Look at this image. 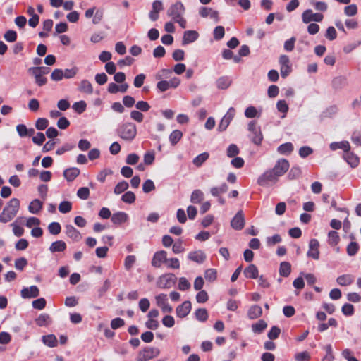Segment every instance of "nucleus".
<instances>
[{"label":"nucleus","instance_id":"nucleus-1","mask_svg":"<svg viewBox=\"0 0 361 361\" xmlns=\"http://www.w3.org/2000/svg\"><path fill=\"white\" fill-rule=\"evenodd\" d=\"M19 209L20 200L18 198H12L0 214V221L4 224L11 221L16 216Z\"/></svg>","mask_w":361,"mask_h":361},{"label":"nucleus","instance_id":"nucleus-2","mask_svg":"<svg viewBox=\"0 0 361 361\" xmlns=\"http://www.w3.org/2000/svg\"><path fill=\"white\" fill-rule=\"evenodd\" d=\"M118 134L125 140H133L137 134L136 126L133 123H126L119 127Z\"/></svg>","mask_w":361,"mask_h":361},{"label":"nucleus","instance_id":"nucleus-3","mask_svg":"<svg viewBox=\"0 0 361 361\" xmlns=\"http://www.w3.org/2000/svg\"><path fill=\"white\" fill-rule=\"evenodd\" d=\"M249 137L256 145H261L263 140V135L260 126H257L255 121H251L248 123Z\"/></svg>","mask_w":361,"mask_h":361},{"label":"nucleus","instance_id":"nucleus-4","mask_svg":"<svg viewBox=\"0 0 361 361\" xmlns=\"http://www.w3.org/2000/svg\"><path fill=\"white\" fill-rule=\"evenodd\" d=\"M176 277L173 274H165L159 277L157 286L161 289H169L176 283Z\"/></svg>","mask_w":361,"mask_h":361},{"label":"nucleus","instance_id":"nucleus-5","mask_svg":"<svg viewBox=\"0 0 361 361\" xmlns=\"http://www.w3.org/2000/svg\"><path fill=\"white\" fill-rule=\"evenodd\" d=\"M160 353L159 348L154 347L145 348L142 350L140 351L137 360V361H148L154 357H157Z\"/></svg>","mask_w":361,"mask_h":361},{"label":"nucleus","instance_id":"nucleus-6","mask_svg":"<svg viewBox=\"0 0 361 361\" xmlns=\"http://www.w3.org/2000/svg\"><path fill=\"white\" fill-rule=\"evenodd\" d=\"M278 178L272 170H268L259 177L257 183L261 186H267L270 183L276 182Z\"/></svg>","mask_w":361,"mask_h":361},{"label":"nucleus","instance_id":"nucleus-7","mask_svg":"<svg viewBox=\"0 0 361 361\" xmlns=\"http://www.w3.org/2000/svg\"><path fill=\"white\" fill-rule=\"evenodd\" d=\"M156 302L163 312L171 313L173 311V307L168 302V298L166 294L161 293L155 297Z\"/></svg>","mask_w":361,"mask_h":361},{"label":"nucleus","instance_id":"nucleus-8","mask_svg":"<svg viewBox=\"0 0 361 361\" xmlns=\"http://www.w3.org/2000/svg\"><path fill=\"white\" fill-rule=\"evenodd\" d=\"M235 114V110L234 108L231 107L228 109L226 114L224 115V116L221 120L219 126H218V130L220 131L225 130L227 127L229 126L231 121L234 118Z\"/></svg>","mask_w":361,"mask_h":361},{"label":"nucleus","instance_id":"nucleus-9","mask_svg":"<svg viewBox=\"0 0 361 361\" xmlns=\"http://www.w3.org/2000/svg\"><path fill=\"white\" fill-rule=\"evenodd\" d=\"M289 166L290 164L287 159H280L277 161L276 164L271 170L278 177H280L286 173L289 169Z\"/></svg>","mask_w":361,"mask_h":361},{"label":"nucleus","instance_id":"nucleus-10","mask_svg":"<svg viewBox=\"0 0 361 361\" xmlns=\"http://www.w3.org/2000/svg\"><path fill=\"white\" fill-rule=\"evenodd\" d=\"M279 64L281 66L280 71L281 77L285 78L289 75L292 70L289 57L286 55H281L279 58Z\"/></svg>","mask_w":361,"mask_h":361},{"label":"nucleus","instance_id":"nucleus-11","mask_svg":"<svg viewBox=\"0 0 361 361\" xmlns=\"http://www.w3.org/2000/svg\"><path fill=\"white\" fill-rule=\"evenodd\" d=\"M324 16L322 13H314L311 9L305 10L302 14V18L304 23H309L312 21L321 22Z\"/></svg>","mask_w":361,"mask_h":361},{"label":"nucleus","instance_id":"nucleus-12","mask_svg":"<svg viewBox=\"0 0 361 361\" xmlns=\"http://www.w3.org/2000/svg\"><path fill=\"white\" fill-rule=\"evenodd\" d=\"M185 11V7L181 2H176L171 5L167 11V13L173 20L180 18Z\"/></svg>","mask_w":361,"mask_h":361},{"label":"nucleus","instance_id":"nucleus-13","mask_svg":"<svg viewBox=\"0 0 361 361\" xmlns=\"http://www.w3.org/2000/svg\"><path fill=\"white\" fill-rule=\"evenodd\" d=\"M167 262V252L164 250L156 252L152 259V265L155 268H159L163 263Z\"/></svg>","mask_w":361,"mask_h":361},{"label":"nucleus","instance_id":"nucleus-14","mask_svg":"<svg viewBox=\"0 0 361 361\" xmlns=\"http://www.w3.org/2000/svg\"><path fill=\"white\" fill-rule=\"evenodd\" d=\"M199 14L202 18L209 17L214 23L219 21V12L209 7H201L199 10Z\"/></svg>","mask_w":361,"mask_h":361},{"label":"nucleus","instance_id":"nucleus-15","mask_svg":"<svg viewBox=\"0 0 361 361\" xmlns=\"http://www.w3.org/2000/svg\"><path fill=\"white\" fill-rule=\"evenodd\" d=\"M39 295V289L37 286H31L29 288H23L20 291V295L23 298H34Z\"/></svg>","mask_w":361,"mask_h":361},{"label":"nucleus","instance_id":"nucleus-16","mask_svg":"<svg viewBox=\"0 0 361 361\" xmlns=\"http://www.w3.org/2000/svg\"><path fill=\"white\" fill-rule=\"evenodd\" d=\"M319 243L317 239H311L309 243V250L307 251V256L312 257L314 259H319Z\"/></svg>","mask_w":361,"mask_h":361},{"label":"nucleus","instance_id":"nucleus-17","mask_svg":"<svg viewBox=\"0 0 361 361\" xmlns=\"http://www.w3.org/2000/svg\"><path fill=\"white\" fill-rule=\"evenodd\" d=\"M191 309V302L189 300H186L176 307V315L179 318H184L190 312Z\"/></svg>","mask_w":361,"mask_h":361},{"label":"nucleus","instance_id":"nucleus-18","mask_svg":"<svg viewBox=\"0 0 361 361\" xmlns=\"http://www.w3.org/2000/svg\"><path fill=\"white\" fill-rule=\"evenodd\" d=\"M231 225L235 230H241L245 226V219L243 212L240 210L237 212L231 221Z\"/></svg>","mask_w":361,"mask_h":361},{"label":"nucleus","instance_id":"nucleus-19","mask_svg":"<svg viewBox=\"0 0 361 361\" xmlns=\"http://www.w3.org/2000/svg\"><path fill=\"white\" fill-rule=\"evenodd\" d=\"M164 9L163 4L159 0H155L152 3V8L149 13V17L152 21L158 20L159 13Z\"/></svg>","mask_w":361,"mask_h":361},{"label":"nucleus","instance_id":"nucleus-20","mask_svg":"<svg viewBox=\"0 0 361 361\" xmlns=\"http://www.w3.org/2000/svg\"><path fill=\"white\" fill-rule=\"evenodd\" d=\"M65 233L73 241L78 242L82 239V235L80 231L72 225H66L65 226Z\"/></svg>","mask_w":361,"mask_h":361},{"label":"nucleus","instance_id":"nucleus-21","mask_svg":"<svg viewBox=\"0 0 361 361\" xmlns=\"http://www.w3.org/2000/svg\"><path fill=\"white\" fill-rule=\"evenodd\" d=\"M188 258L195 262L201 264L206 259V255L202 250L190 252Z\"/></svg>","mask_w":361,"mask_h":361},{"label":"nucleus","instance_id":"nucleus-22","mask_svg":"<svg viewBox=\"0 0 361 361\" xmlns=\"http://www.w3.org/2000/svg\"><path fill=\"white\" fill-rule=\"evenodd\" d=\"M199 37V34L197 31L195 30H188L185 31L183 34V44H188L192 43L197 39Z\"/></svg>","mask_w":361,"mask_h":361},{"label":"nucleus","instance_id":"nucleus-23","mask_svg":"<svg viewBox=\"0 0 361 361\" xmlns=\"http://www.w3.org/2000/svg\"><path fill=\"white\" fill-rule=\"evenodd\" d=\"M128 216L124 212H118L111 216V221L113 224L116 225H120L123 223H125L128 221Z\"/></svg>","mask_w":361,"mask_h":361},{"label":"nucleus","instance_id":"nucleus-24","mask_svg":"<svg viewBox=\"0 0 361 361\" xmlns=\"http://www.w3.org/2000/svg\"><path fill=\"white\" fill-rule=\"evenodd\" d=\"M344 159L350 165L351 167H356L359 164V158L350 150L343 153Z\"/></svg>","mask_w":361,"mask_h":361},{"label":"nucleus","instance_id":"nucleus-25","mask_svg":"<svg viewBox=\"0 0 361 361\" xmlns=\"http://www.w3.org/2000/svg\"><path fill=\"white\" fill-rule=\"evenodd\" d=\"M243 274L246 278L257 279L258 277L259 271L256 265L251 264L244 269Z\"/></svg>","mask_w":361,"mask_h":361},{"label":"nucleus","instance_id":"nucleus-26","mask_svg":"<svg viewBox=\"0 0 361 361\" xmlns=\"http://www.w3.org/2000/svg\"><path fill=\"white\" fill-rule=\"evenodd\" d=\"M29 72L31 73L34 75L35 79V83L37 85L41 87V86L44 85L45 84H47V78H45L44 75L41 74L37 71H35V69H34V68H32V67L30 68L29 69Z\"/></svg>","mask_w":361,"mask_h":361},{"label":"nucleus","instance_id":"nucleus-27","mask_svg":"<svg viewBox=\"0 0 361 361\" xmlns=\"http://www.w3.org/2000/svg\"><path fill=\"white\" fill-rule=\"evenodd\" d=\"M262 314V309L259 305H252L247 311V317L250 319L259 318Z\"/></svg>","mask_w":361,"mask_h":361},{"label":"nucleus","instance_id":"nucleus-28","mask_svg":"<svg viewBox=\"0 0 361 361\" xmlns=\"http://www.w3.org/2000/svg\"><path fill=\"white\" fill-rule=\"evenodd\" d=\"M80 170L76 167H73L70 169H67L63 171V176L65 178L71 182L73 181L78 177L80 174Z\"/></svg>","mask_w":361,"mask_h":361},{"label":"nucleus","instance_id":"nucleus-29","mask_svg":"<svg viewBox=\"0 0 361 361\" xmlns=\"http://www.w3.org/2000/svg\"><path fill=\"white\" fill-rule=\"evenodd\" d=\"M42 202L38 199H35L30 203L28 206V210L32 214H37L42 209Z\"/></svg>","mask_w":361,"mask_h":361},{"label":"nucleus","instance_id":"nucleus-30","mask_svg":"<svg viewBox=\"0 0 361 361\" xmlns=\"http://www.w3.org/2000/svg\"><path fill=\"white\" fill-rule=\"evenodd\" d=\"M354 281V277L350 274H343L339 276L336 281L337 283L342 286H346L350 285Z\"/></svg>","mask_w":361,"mask_h":361},{"label":"nucleus","instance_id":"nucleus-31","mask_svg":"<svg viewBox=\"0 0 361 361\" xmlns=\"http://www.w3.org/2000/svg\"><path fill=\"white\" fill-rule=\"evenodd\" d=\"M78 90L80 92L91 94L93 93V87L90 82L87 80H82L79 85Z\"/></svg>","mask_w":361,"mask_h":361},{"label":"nucleus","instance_id":"nucleus-32","mask_svg":"<svg viewBox=\"0 0 361 361\" xmlns=\"http://www.w3.org/2000/svg\"><path fill=\"white\" fill-rule=\"evenodd\" d=\"M66 249V244L63 240H56L51 243L49 250L51 252H63Z\"/></svg>","mask_w":361,"mask_h":361},{"label":"nucleus","instance_id":"nucleus-33","mask_svg":"<svg viewBox=\"0 0 361 361\" xmlns=\"http://www.w3.org/2000/svg\"><path fill=\"white\" fill-rule=\"evenodd\" d=\"M330 149L331 150H336L338 149H341L343 150L344 153L350 149V144L348 141H343L340 142H332L330 144Z\"/></svg>","mask_w":361,"mask_h":361},{"label":"nucleus","instance_id":"nucleus-34","mask_svg":"<svg viewBox=\"0 0 361 361\" xmlns=\"http://www.w3.org/2000/svg\"><path fill=\"white\" fill-rule=\"evenodd\" d=\"M42 342L44 343V345L50 348L56 347L58 343L57 338L54 334L43 336Z\"/></svg>","mask_w":361,"mask_h":361},{"label":"nucleus","instance_id":"nucleus-35","mask_svg":"<svg viewBox=\"0 0 361 361\" xmlns=\"http://www.w3.org/2000/svg\"><path fill=\"white\" fill-rule=\"evenodd\" d=\"M36 324L39 326H48L51 322V317L48 314H41L35 320Z\"/></svg>","mask_w":361,"mask_h":361},{"label":"nucleus","instance_id":"nucleus-36","mask_svg":"<svg viewBox=\"0 0 361 361\" xmlns=\"http://www.w3.org/2000/svg\"><path fill=\"white\" fill-rule=\"evenodd\" d=\"M294 147L291 142H286L279 145L277 152L281 154H289L293 151Z\"/></svg>","mask_w":361,"mask_h":361},{"label":"nucleus","instance_id":"nucleus-37","mask_svg":"<svg viewBox=\"0 0 361 361\" xmlns=\"http://www.w3.org/2000/svg\"><path fill=\"white\" fill-rule=\"evenodd\" d=\"M291 272V265L288 262H282L280 264L279 274L283 277H288Z\"/></svg>","mask_w":361,"mask_h":361},{"label":"nucleus","instance_id":"nucleus-38","mask_svg":"<svg viewBox=\"0 0 361 361\" xmlns=\"http://www.w3.org/2000/svg\"><path fill=\"white\" fill-rule=\"evenodd\" d=\"M228 187L226 183L221 184L219 187H212L210 190V192L214 197H219L221 194L227 192Z\"/></svg>","mask_w":361,"mask_h":361},{"label":"nucleus","instance_id":"nucleus-39","mask_svg":"<svg viewBox=\"0 0 361 361\" xmlns=\"http://www.w3.org/2000/svg\"><path fill=\"white\" fill-rule=\"evenodd\" d=\"M204 198V193L202 190L196 189L192 191L190 196V202L193 204H199Z\"/></svg>","mask_w":361,"mask_h":361},{"label":"nucleus","instance_id":"nucleus-40","mask_svg":"<svg viewBox=\"0 0 361 361\" xmlns=\"http://www.w3.org/2000/svg\"><path fill=\"white\" fill-rule=\"evenodd\" d=\"M216 83L219 89L225 90L231 85V80L226 76H222L216 80Z\"/></svg>","mask_w":361,"mask_h":361},{"label":"nucleus","instance_id":"nucleus-41","mask_svg":"<svg viewBox=\"0 0 361 361\" xmlns=\"http://www.w3.org/2000/svg\"><path fill=\"white\" fill-rule=\"evenodd\" d=\"M183 133L179 130H173L169 135V140L172 145H176L182 138Z\"/></svg>","mask_w":361,"mask_h":361},{"label":"nucleus","instance_id":"nucleus-42","mask_svg":"<svg viewBox=\"0 0 361 361\" xmlns=\"http://www.w3.org/2000/svg\"><path fill=\"white\" fill-rule=\"evenodd\" d=\"M195 315V318L202 322H206L209 317L207 310L205 308H199L196 310Z\"/></svg>","mask_w":361,"mask_h":361},{"label":"nucleus","instance_id":"nucleus-43","mask_svg":"<svg viewBox=\"0 0 361 361\" xmlns=\"http://www.w3.org/2000/svg\"><path fill=\"white\" fill-rule=\"evenodd\" d=\"M209 157L208 152H203L193 159L192 163L197 167H200L205 162Z\"/></svg>","mask_w":361,"mask_h":361},{"label":"nucleus","instance_id":"nucleus-44","mask_svg":"<svg viewBox=\"0 0 361 361\" xmlns=\"http://www.w3.org/2000/svg\"><path fill=\"white\" fill-rule=\"evenodd\" d=\"M329 244L331 246L336 245L340 241L338 233L335 231H331L328 233Z\"/></svg>","mask_w":361,"mask_h":361},{"label":"nucleus","instance_id":"nucleus-45","mask_svg":"<svg viewBox=\"0 0 361 361\" xmlns=\"http://www.w3.org/2000/svg\"><path fill=\"white\" fill-rule=\"evenodd\" d=\"M267 322L263 319H260L257 323L252 324V329L254 332L259 334L262 332L267 328Z\"/></svg>","mask_w":361,"mask_h":361},{"label":"nucleus","instance_id":"nucleus-46","mask_svg":"<svg viewBox=\"0 0 361 361\" xmlns=\"http://www.w3.org/2000/svg\"><path fill=\"white\" fill-rule=\"evenodd\" d=\"M302 173L301 169L299 166H293L288 175V178L290 180H294L298 178Z\"/></svg>","mask_w":361,"mask_h":361},{"label":"nucleus","instance_id":"nucleus-47","mask_svg":"<svg viewBox=\"0 0 361 361\" xmlns=\"http://www.w3.org/2000/svg\"><path fill=\"white\" fill-rule=\"evenodd\" d=\"M225 35L224 27L221 25L216 26L213 32V37L215 40L221 39Z\"/></svg>","mask_w":361,"mask_h":361},{"label":"nucleus","instance_id":"nucleus-48","mask_svg":"<svg viewBox=\"0 0 361 361\" xmlns=\"http://www.w3.org/2000/svg\"><path fill=\"white\" fill-rule=\"evenodd\" d=\"M72 203L69 201H63L59 205V210L62 214H66L71 211Z\"/></svg>","mask_w":361,"mask_h":361},{"label":"nucleus","instance_id":"nucleus-49","mask_svg":"<svg viewBox=\"0 0 361 361\" xmlns=\"http://www.w3.org/2000/svg\"><path fill=\"white\" fill-rule=\"evenodd\" d=\"M128 182L125 180L121 181L115 186L114 192L115 194L119 195L126 191L128 188Z\"/></svg>","mask_w":361,"mask_h":361},{"label":"nucleus","instance_id":"nucleus-50","mask_svg":"<svg viewBox=\"0 0 361 361\" xmlns=\"http://www.w3.org/2000/svg\"><path fill=\"white\" fill-rule=\"evenodd\" d=\"M359 250V245L356 242H350L347 246V253L349 256H354Z\"/></svg>","mask_w":361,"mask_h":361},{"label":"nucleus","instance_id":"nucleus-51","mask_svg":"<svg viewBox=\"0 0 361 361\" xmlns=\"http://www.w3.org/2000/svg\"><path fill=\"white\" fill-rule=\"evenodd\" d=\"M86 107H87L86 102L82 100L75 102L72 106V108L74 109V111L78 114L83 113L85 111Z\"/></svg>","mask_w":361,"mask_h":361},{"label":"nucleus","instance_id":"nucleus-52","mask_svg":"<svg viewBox=\"0 0 361 361\" xmlns=\"http://www.w3.org/2000/svg\"><path fill=\"white\" fill-rule=\"evenodd\" d=\"M240 152L239 148L235 144L230 145L226 149V155L228 157H235Z\"/></svg>","mask_w":361,"mask_h":361},{"label":"nucleus","instance_id":"nucleus-53","mask_svg":"<svg viewBox=\"0 0 361 361\" xmlns=\"http://www.w3.org/2000/svg\"><path fill=\"white\" fill-rule=\"evenodd\" d=\"M49 232L52 235H58L60 233L61 227L58 222H51L48 226Z\"/></svg>","mask_w":361,"mask_h":361},{"label":"nucleus","instance_id":"nucleus-54","mask_svg":"<svg viewBox=\"0 0 361 361\" xmlns=\"http://www.w3.org/2000/svg\"><path fill=\"white\" fill-rule=\"evenodd\" d=\"M135 195L131 191L126 192L121 197L122 201L128 204L133 203L135 201Z\"/></svg>","mask_w":361,"mask_h":361},{"label":"nucleus","instance_id":"nucleus-55","mask_svg":"<svg viewBox=\"0 0 361 361\" xmlns=\"http://www.w3.org/2000/svg\"><path fill=\"white\" fill-rule=\"evenodd\" d=\"M217 271L215 269H208L205 271L204 278L209 281H214L216 279Z\"/></svg>","mask_w":361,"mask_h":361},{"label":"nucleus","instance_id":"nucleus-56","mask_svg":"<svg viewBox=\"0 0 361 361\" xmlns=\"http://www.w3.org/2000/svg\"><path fill=\"white\" fill-rule=\"evenodd\" d=\"M155 190V185L154 182L150 180L147 179L146 180L144 183L142 184V190L145 193H149L152 190Z\"/></svg>","mask_w":361,"mask_h":361},{"label":"nucleus","instance_id":"nucleus-57","mask_svg":"<svg viewBox=\"0 0 361 361\" xmlns=\"http://www.w3.org/2000/svg\"><path fill=\"white\" fill-rule=\"evenodd\" d=\"M49 121L44 118H39L36 121L35 127L37 130H43L48 127Z\"/></svg>","mask_w":361,"mask_h":361},{"label":"nucleus","instance_id":"nucleus-58","mask_svg":"<svg viewBox=\"0 0 361 361\" xmlns=\"http://www.w3.org/2000/svg\"><path fill=\"white\" fill-rule=\"evenodd\" d=\"M281 334V329L276 326H274L271 328L270 331L268 332V338L270 340L276 339Z\"/></svg>","mask_w":361,"mask_h":361},{"label":"nucleus","instance_id":"nucleus-59","mask_svg":"<svg viewBox=\"0 0 361 361\" xmlns=\"http://www.w3.org/2000/svg\"><path fill=\"white\" fill-rule=\"evenodd\" d=\"M190 283L188 281V279L185 277H180L178 281V288L179 290L184 291L190 288Z\"/></svg>","mask_w":361,"mask_h":361},{"label":"nucleus","instance_id":"nucleus-60","mask_svg":"<svg viewBox=\"0 0 361 361\" xmlns=\"http://www.w3.org/2000/svg\"><path fill=\"white\" fill-rule=\"evenodd\" d=\"M77 196L82 200H87L90 197V190L87 187L80 188L77 192Z\"/></svg>","mask_w":361,"mask_h":361},{"label":"nucleus","instance_id":"nucleus-61","mask_svg":"<svg viewBox=\"0 0 361 361\" xmlns=\"http://www.w3.org/2000/svg\"><path fill=\"white\" fill-rule=\"evenodd\" d=\"M63 71L59 68L54 69L51 74V79L54 81H59L63 78Z\"/></svg>","mask_w":361,"mask_h":361},{"label":"nucleus","instance_id":"nucleus-62","mask_svg":"<svg viewBox=\"0 0 361 361\" xmlns=\"http://www.w3.org/2000/svg\"><path fill=\"white\" fill-rule=\"evenodd\" d=\"M136 257L135 255H128L124 261V267L126 270H130L135 263Z\"/></svg>","mask_w":361,"mask_h":361},{"label":"nucleus","instance_id":"nucleus-63","mask_svg":"<svg viewBox=\"0 0 361 361\" xmlns=\"http://www.w3.org/2000/svg\"><path fill=\"white\" fill-rule=\"evenodd\" d=\"M46 300L44 298H38L32 302V307L37 310H43L46 307Z\"/></svg>","mask_w":361,"mask_h":361},{"label":"nucleus","instance_id":"nucleus-64","mask_svg":"<svg viewBox=\"0 0 361 361\" xmlns=\"http://www.w3.org/2000/svg\"><path fill=\"white\" fill-rule=\"evenodd\" d=\"M344 13L348 16H353L357 13V7L355 4H350L345 7Z\"/></svg>","mask_w":361,"mask_h":361}]
</instances>
